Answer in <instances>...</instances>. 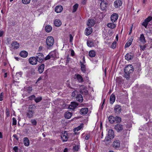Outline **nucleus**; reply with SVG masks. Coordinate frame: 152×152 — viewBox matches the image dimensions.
<instances>
[{
	"label": "nucleus",
	"instance_id": "obj_1",
	"mask_svg": "<svg viewBox=\"0 0 152 152\" xmlns=\"http://www.w3.org/2000/svg\"><path fill=\"white\" fill-rule=\"evenodd\" d=\"M133 71L134 69L132 65H129L126 66L124 69L125 77L127 79H129L130 74Z\"/></svg>",
	"mask_w": 152,
	"mask_h": 152
},
{
	"label": "nucleus",
	"instance_id": "obj_2",
	"mask_svg": "<svg viewBox=\"0 0 152 152\" xmlns=\"http://www.w3.org/2000/svg\"><path fill=\"white\" fill-rule=\"evenodd\" d=\"M48 48L51 47L54 43V39L53 37L51 36H48L47 38L46 41Z\"/></svg>",
	"mask_w": 152,
	"mask_h": 152
},
{
	"label": "nucleus",
	"instance_id": "obj_3",
	"mask_svg": "<svg viewBox=\"0 0 152 152\" xmlns=\"http://www.w3.org/2000/svg\"><path fill=\"white\" fill-rule=\"evenodd\" d=\"M108 137H106L104 141H108L109 139H111L114 137V132L113 130L112 129H110L109 130L108 133Z\"/></svg>",
	"mask_w": 152,
	"mask_h": 152
},
{
	"label": "nucleus",
	"instance_id": "obj_4",
	"mask_svg": "<svg viewBox=\"0 0 152 152\" xmlns=\"http://www.w3.org/2000/svg\"><path fill=\"white\" fill-rule=\"evenodd\" d=\"M34 113V110L31 108L29 107L26 112V115L28 118H31L33 117Z\"/></svg>",
	"mask_w": 152,
	"mask_h": 152
},
{
	"label": "nucleus",
	"instance_id": "obj_5",
	"mask_svg": "<svg viewBox=\"0 0 152 152\" xmlns=\"http://www.w3.org/2000/svg\"><path fill=\"white\" fill-rule=\"evenodd\" d=\"M36 58L38 61L39 63H42L44 59V55L42 53H39L37 54Z\"/></svg>",
	"mask_w": 152,
	"mask_h": 152
},
{
	"label": "nucleus",
	"instance_id": "obj_6",
	"mask_svg": "<svg viewBox=\"0 0 152 152\" xmlns=\"http://www.w3.org/2000/svg\"><path fill=\"white\" fill-rule=\"evenodd\" d=\"M11 48L13 49H17L20 47V44L16 41H13L11 45Z\"/></svg>",
	"mask_w": 152,
	"mask_h": 152
},
{
	"label": "nucleus",
	"instance_id": "obj_7",
	"mask_svg": "<svg viewBox=\"0 0 152 152\" xmlns=\"http://www.w3.org/2000/svg\"><path fill=\"white\" fill-rule=\"evenodd\" d=\"M29 61L31 64L35 65L37 64L38 61L36 57H32L29 58Z\"/></svg>",
	"mask_w": 152,
	"mask_h": 152
},
{
	"label": "nucleus",
	"instance_id": "obj_8",
	"mask_svg": "<svg viewBox=\"0 0 152 152\" xmlns=\"http://www.w3.org/2000/svg\"><path fill=\"white\" fill-rule=\"evenodd\" d=\"M61 137L63 142L67 141L69 137L66 132L65 131L61 135Z\"/></svg>",
	"mask_w": 152,
	"mask_h": 152
},
{
	"label": "nucleus",
	"instance_id": "obj_9",
	"mask_svg": "<svg viewBox=\"0 0 152 152\" xmlns=\"http://www.w3.org/2000/svg\"><path fill=\"white\" fill-rule=\"evenodd\" d=\"M74 77L76 79L79 83H82L84 81L83 78L82 76L79 74H75Z\"/></svg>",
	"mask_w": 152,
	"mask_h": 152
},
{
	"label": "nucleus",
	"instance_id": "obj_10",
	"mask_svg": "<svg viewBox=\"0 0 152 152\" xmlns=\"http://www.w3.org/2000/svg\"><path fill=\"white\" fill-rule=\"evenodd\" d=\"M115 129L118 132L121 131L123 129V126L119 124H118L115 125Z\"/></svg>",
	"mask_w": 152,
	"mask_h": 152
},
{
	"label": "nucleus",
	"instance_id": "obj_11",
	"mask_svg": "<svg viewBox=\"0 0 152 152\" xmlns=\"http://www.w3.org/2000/svg\"><path fill=\"white\" fill-rule=\"evenodd\" d=\"M118 15L116 13H113L111 16V20L113 23L115 22L118 19Z\"/></svg>",
	"mask_w": 152,
	"mask_h": 152
},
{
	"label": "nucleus",
	"instance_id": "obj_12",
	"mask_svg": "<svg viewBox=\"0 0 152 152\" xmlns=\"http://www.w3.org/2000/svg\"><path fill=\"white\" fill-rule=\"evenodd\" d=\"M95 20L92 19H88V22L87 24L89 27H92L94 26L95 24Z\"/></svg>",
	"mask_w": 152,
	"mask_h": 152
},
{
	"label": "nucleus",
	"instance_id": "obj_13",
	"mask_svg": "<svg viewBox=\"0 0 152 152\" xmlns=\"http://www.w3.org/2000/svg\"><path fill=\"white\" fill-rule=\"evenodd\" d=\"M122 4L121 0H116L114 1V5L115 8H118L120 7Z\"/></svg>",
	"mask_w": 152,
	"mask_h": 152
},
{
	"label": "nucleus",
	"instance_id": "obj_14",
	"mask_svg": "<svg viewBox=\"0 0 152 152\" xmlns=\"http://www.w3.org/2000/svg\"><path fill=\"white\" fill-rule=\"evenodd\" d=\"M125 59L127 61L132 60L134 58V55L131 53H127L125 56Z\"/></svg>",
	"mask_w": 152,
	"mask_h": 152
},
{
	"label": "nucleus",
	"instance_id": "obj_15",
	"mask_svg": "<svg viewBox=\"0 0 152 152\" xmlns=\"http://www.w3.org/2000/svg\"><path fill=\"white\" fill-rule=\"evenodd\" d=\"M114 110L115 113L119 114L121 112V107L119 105H116L115 107Z\"/></svg>",
	"mask_w": 152,
	"mask_h": 152
},
{
	"label": "nucleus",
	"instance_id": "obj_16",
	"mask_svg": "<svg viewBox=\"0 0 152 152\" xmlns=\"http://www.w3.org/2000/svg\"><path fill=\"white\" fill-rule=\"evenodd\" d=\"M78 105V104L75 102H72L71 104L69 106V108L72 110H74L77 107Z\"/></svg>",
	"mask_w": 152,
	"mask_h": 152
},
{
	"label": "nucleus",
	"instance_id": "obj_17",
	"mask_svg": "<svg viewBox=\"0 0 152 152\" xmlns=\"http://www.w3.org/2000/svg\"><path fill=\"white\" fill-rule=\"evenodd\" d=\"M63 8L61 5H58L56 6L55 9V12L57 13H59L61 12L63 10Z\"/></svg>",
	"mask_w": 152,
	"mask_h": 152
},
{
	"label": "nucleus",
	"instance_id": "obj_18",
	"mask_svg": "<svg viewBox=\"0 0 152 152\" xmlns=\"http://www.w3.org/2000/svg\"><path fill=\"white\" fill-rule=\"evenodd\" d=\"M120 146V143L118 140H115L113 142V147L115 148H118Z\"/></svg>",
	"mask_w": 152,
	"mask_h": 152
},
{
	"label": "nucleus",
	"instance_id": "obj_19",
	"mask_svg": "<svg viewBox=\"0 0 152 152\" xmlns=\"http://www.w3.org/2000/svg\"><path fill=\"white\" fill-rule=\"evenodd\" d=\"M87 45L88 47H92L94 46V44L93 40L92 39H90L87 40Z\"/></svg>",
	"mask_w": 152,
	"mask_h": 152
},
{
	"label": "nucleus",
	"instance_id": "obj_20",
	"mask_svg": "<svg viewBox=\"0 0 152 152\" xmlns=\"http://www.w3.org/2000/svg\"><path fill=\"white\" fill-rule=\"evenodd\" d=\"M45 68V64H41L38 67V70L39 73H42L44 70Z\"/></svg>",
	"mask_w": 152,
	"mask_h": 152
},
{
	"label": "nucleus",
	"instance_id": "obj_21",
	"mask_svg": "<svg viewBox=\"0 0 152 152\" xmlns=\"http://www.w3.org/2000/svg\"><path fill=\"white\" fill-rule=\"evenodd\" d=\"M92 32V28L91 27H88L86 28L85 30V34L86 35H89Z\"/></svg>",
	"mask_w": 152,
	"mask_h": 152
},
{
	"label": "nucleus",
	"instance_id": "obj_22",
	"mask_svg": "<svg viewBox=\"0 0 152 152\" xmlns=\"http://www.w3.org/2000/svg\"><path fill=\"white\" fill-rule=\"evenodd\" d=\"M50 54L51 58H55L58 57V53L56 51L51 52L50 53Z\"/></svg>",
	"mask_w": 152,
	"mask_h": 152
},
{
	"label": "nucleus",
	"instance_id": "obj_23",
	"mask_svg": "<svg viewBox=\"0 0 152 152\" xmlns=\"http://www.w3.org/2000/svg\"><path fill=\"white\" fill-rule=\"evenodd\" d=\"M24 145L26 146H28L29 145V141L28 138L25 137L23 139Z\"/></svg>",
	"mask_w": 152,
	"mask_h": 152
},
{
	"label": "nucleus",
	"instance_id": "obj_24",
	"mask_svg": "<svg viewBox=\"0 0 152 152\" xmlns=\"http://www.w3.org/2000/svg\"><path fill=\"white\" fill-rule=\"evenodd\" d=\"M80 63L81 65V71L85 73L86 71V65L83 64V63L81 61H80Z\"/></svg>",
	"mask_w": 152,
	"mask_h": 152
},
{
	"label": "nucleus",
	"instance_id": "obj_25",
	"mask_svg": "<svg viewBox=\"0 0 152 152\" xmlns=\"http://www.w3.org/2000/svg\"><path fill=\"white\" fill-rule=\"evenodd\" d=\"M76 100L80 102H82L83 101V98L82 96L80 94H78L76 97Z\"/></svg>",
	"mask_w": 152,
	"mask_h": 152
},
{
	"label": "nucleus",
	"instance_id": "obj_26",
	"mask_svg": "<svg viewBox=\"0 0 152 152\" xmlns=\"http://www.w3.org/2000/svg\"><path fill=\"white\" fill-rule=\"evenodd\" d=\"M28 53L27 51L25 50L22 51L20 52V55L23 58H26L28 56Z\"/></svg>",
	"mask_w": 152,
	"mask_h": 152
},
{
	"label": "nucleus",
	"instance_id": "obj_27",
	"mask_svg": "<svg viewBox=\"0 0 152 152\" xmlns=\"http://www.w3.org/2000/svg\"><path fill=\"white\" fill-rule=\"evenodd\" d=\"M88 111V109L87 108L84 107L82 108L80 110L81 114L83 115L86 114Z\"/></svg>",
	"mask_w": 152,
	"mask_h": 152
},
{
	"label": "nucleus",
	"instance_id": "obj_28",
	"mask_svg": "<svg viewBox=\"0 0 152 152\" xmlns=\"http://www.w3.org/2000/svg\"><path fill=\"white\" fill-rule=\"evenodd\" d=\"M54 24L56 26L59 27L61 24V22L59 19H56L54 21Z\"/></svg>",
	"mask_w": 152,
	"mask_h": 152
},
{
	"label": "nucleus",
	"instance_id": "obj_29",
	"mask_svg": "<svg viewBox=\"0 0 152 152\" xmlns=\"http://www.w3.org/2000/svg\"><path fill=\"white\" fill-rule=\"evenodd\" d=\"M139 40L140 42L144 44L146 42V41L145 40V37L143 34H142L140 35Z\"/></svg>",
	"mask_w": 152,
	"mask_h": 152
},
{
	"label": "nucleus",
	"instance_id": "obj_30",
	"mask_svg": "<svg viewBox=\"0 0 152 152\" xmlns=\"http://www.w3.org/2000/svg\"><path fill=\"white\" fill-rule=\"evenodd\" d=\"M106 6L107 4L104 3V2H101L100 4V7L101 9L102 10H104L106 9Z\"/></svg>",
	"mask_w": 152,
	"mask_h": 152
},
{
	"label": "nucleus",
	"instance_id": "obj_31",
	"mask_svg": "<svg viewBox=\"0 0 152 152\" xmlns=\"http://www.w3.org/2000/svg\"><path fill=\"white\" fill-rule=\"evenodd\" d=\"M52 29V26L50 25H48L45 27V30L47 32L49 33L51 32Z\"/></svg>",
	"mask_w": 152,
	"mask_h": 152
},
{
	"label": "nucleus",
	"instance_id": "obj_32",
	"mask_svg": "<svg viewBox=\"0 0 152 152\" xmlns=\"http://www.w3.org/2000/svg\"><path fill=\"white\" fill-rule=\"evenodd\" d=\"M115 95L112 94L110 97V103L113 104L115 102Z\"/></svg>",
	"mask_w": 152,
	"mask_h": 152
},
{
	"label": "nucleus",
	"instance_id": "obj_33",
	"mask_svg": "<svg viewBox=\"0 0 152 152\" xmlns=\"http://www.w3.org/2000/svg\"><path fill=\"white\" fill-rule=\"evenodd\" d=\"M72 115V113L69 112H66L65 114V117L67 119H69Z\"/></svg>",
	"mask_w": 152,
	"mask_h": 152
},
{
	"label": "nucleus",
	"instance_id": "obj_34",
	"mask_svg": "<svg viewBox=\"0 0 152 152\" xmlns=\"http://www.w3.org/2000/svg\"><path fill=\"white\" fill-rule=\"evenodd\" d=\"M80 92L83 95H86L88 94L87 90L85 88H84L82 89H81Z\"/></svg>",
	"mask_w": 152,
	"mask_h": 152
},
{
	"label": "nucleus",
	"instance_id": "obj_35",
	"mask_svg": "<svg viewBox=\"0 0 152 152\" xmlns=\"http://www.w3.org/2000/svg\"><path fill=\"white\" fill-rule=\"evenodd\" d=\"M83 124H81L80 126H78L77 128H75L74 129V131L75 133V134H76V132L82 129L83 127Z\"/></svg>",
	"mask_w": 152,
	"mask_h": 152
},
{
	"label": "nucleus",
	"instance_id": "obj_36",
	"mask_svg": "<svg viewBox=\"0 0 152 152\" xmlns=\"http://www.w3.org/2000/svg\"><path fill=\"white\" fill-rule=\"evenodd\" d=\"M107 26L109 28L113 29L116 27V24L113 23H109L107 24Z\"/></svg>",
	"mask_w": 152,
	"mask_h": 152
},
{
	"label": "nucleus",
	"instance_id": "obj_37",
	"mask_svg": "<svg viewBox=\"0 0 152 152\" xmlns=\"http://www.w3.org/2000/svg\"><path fill=\"white\" fill-rule=\"evenodd\" d=\"M89 55L91 57H94L96 55V52L94 50H91L89 52Z\"/></svg>",
	"mask_w": 152,
	"mask_h": 152
},
{
	"label": "nucleus",
	"instance_id": "obj_38",
	"mask_svg": "<svg viewBox=\"0 0 152 152\" xmlns=\"http://www.w3.org/2000/svg\"><path fill=\"white\" fill-rule=\"evenodd\" d=\"M132 39H130L126 43L125 45V48L128 47L131 44L132 41Z\"/></svg>",
	"mask_w": 152,
	"mask_h": 152
},
{
	"label": "nucleus",
	"instance_id": "obj_39",
	"mask_svg": "<svg viewBox=\"0 0 152 152\" xmlns=\"http://www.w3.org/2000/svg\"><path fill=\"white\" fill-rule=\"evenodd\" d=\"M25 89V91H26L28 94H30L32 90V88L31 87L29 86L26 88Z\"/></svg>",
	"mask_w": 152,
	"mask_h": 152
},
{
	"label": "nucleus",
	"instance_id": "obj_40",
	"mask_svg": "<svg viewBox=\"0 0 152 152\" xmlns=\"http://www.w3.org/2000/svg\"><path fill=\"white\" fill-rule=\"evenodd\" d=\"M108 119L111 123H113L115 121V117L112 116H110L109 117Z\"/></svg>",
	"mask_w": 152,
	"mask_h": 152
},
{
	"label": "nucleus",
	"instance_id": "obj_41",
	"mask_svg": "<svg viewBox=\"0 0 152 152\" xmlns=\"http://www.w3.org/2000/svg\"><path fill=\"white\" fill-rule=\"evenodd\" d=\"M149 22L148 21L146 20L145 19L144 22L142 23V25L144 26L145 28H146Z\"/></svg>",
	"mask_w": 152,
	"mask_h": 152
},
{
	"label": "nucleus",
	"instance_id": "obj_42",
	"mask_svg": "<svg viewBox=\"0 0 152 152\" xmlns=\"http://www.w3.org/2000/svg\"><path fill=\"white\" fill-rule=\"evenodd\" d=\"M149 22L148 21L146 20L145 19L144 22L142 23V25L144 26L145 28H146Z\"/></svg>",
	"mask_w": 152,
	"mask_h": 152
},
{
	"label": "nucleus",
	"instance_id": "obj_43",
	"mask_svg": "<svg viewBox=\"0 0 152 152\" xmlns=\"http://www.w3.org/2000/svg\"><path fill=\"white\" fill-rule=\"evenodd\" d=\"M42 99V97L41 96H39L37 97L36 98H35V99H34L36 103H38L40 101H41Z\"/></svg>",
	"mask_w": 152,
	"mask_h": 152
},
{
	"label": "nucleus",
	"instance_id": "obj_44",
	"mask_svg": "<svg viewBox=\"0 0 152 152\" xmlns=\"http://www.w3.org/2000/svg\"><path fill=\"white\" fill-rule=\"evenodd\" d=\"M78 7V4H76L75 5H74L73 6V9L72 10V12H75L77 9Z\"/></svg>",
	"mask_w": 152,
	"mask_h": 152
},
{
	"label": "nucleus",
	"instance_id": "obj_45",
	"mask_svg": "<svg viewBox=\"0 0 152 152\" xmlns=\"http://www.w3.org/2000/svg\"><path fill=\"white\" fill-rule=\"evenodd\" d=\"M116 81L119 84H121L123 81L122 78L121 77H119L116 79Z\"/></svg>",
	"mask_w": 152,
	"mask_h": 152
},
{
	"label": "nucleus",
	"instance_id": "obj_46",
	"mask_svg": "<svg viewBox=\"0 0 152 152\" xmlns=\"http://www.w3.org/2000/svg\"><path fill=\"white\" fill-rule=\"evenodd\" d=\"M115 121L117 122H120L121 121V118L119 116H116L115 118Z\"/></svg>",
	"mask_w": 152,
	"mask_h": 152
},
{
	"label": "nucleus",
	"instance_id": "obj_47",
	"mask_svg": "<svg viewBox=\"0 0 152 152\" xmlns=\"http://www.w3.org/2000/svg\"><path fill=\"white\" fill-rule=\"evenodd\" d=\"M31 0H22L23 3L24 4H28L30 2Z\"/></svg>",
	"mask_w": 152,
	"mask_h": 152
},
{
	"label": "nucleus",
	"instance_id": "obj_48",
	"mask_svg": "<svg viewBox=\"0 0 152 152\" xmlns=\"http://www.w3.org/2000/svg\"><path fill=\"white\" fill-rule=\"evenodd\" d=\"M116 42L115 41L112 44V45H111V48H112L114 49L115 48L116 46Z\"/></svg>",
	"mask_w": 152,
	"mask_h": 152
},
{
	"label": "nucleus",
	"instance_id": "obj_49",
	"mask_svg": "<svg viewBox=\"0 0 152 152\" xmlns=\"http://www.w3.org/2000/svg\"><path fill=\"white\" fill-rule=\"evenodd\" d=\"M30 122L33 125H36L37 122L36 120L35 119L31 120Z\"/></svg>",
	"mask_w": 152,
	"mask_h": 152
},
{
	"label": "nucleus",
	"instance_id": "obj_50",
	"mask_svg": "<svg viewBox=\"0 0 152 152\" xmlns=\"http://www.w3.org/2000/svg\"><path fill=\"white\" fill-rule=\"evenodd\" d=\"M12 124L13 125H15L17 124V120H16V119L15 118H12Z\"/></svg>",
	"mask_w": 152,
	"mask_h": 152
},
{
	"label": "nucleus",
	"instance_id": "obj_51",
	"mask_svg": "<svg viewBox=\"0 0 152 152\" xmlns=\"http://www.w3.org/2000/svg\"><path fill=\"white\" fill-rule=\"evenodd\" d=\"M6 114L7 117H8L10 116L9 109L7 108L6 109Z\"/></svg>",
	"mask_w": 152,
	"mask_h": 152
},
{
	"label": "nucleus",
	"instance_id": "obj_52",
	"mask_svg": "<svg viewBox=\"0 0 152 152\" xmlns=\"http://www.w3.org/2000/svg\"><path fill=\"white\" fill-rule=\"evenodd\" d=\"M140 48L141 50H142L144 51L146 48V46L145 45H140Z\"/></svg>",
	"mask_w": 152,
	"mask_h": 152
},
{
	"label": "nucleus",
	"instance_id": "obj_53",
	"mask_svg": "<svg viewBox=\"0 0 152 152\" xmlns=\"http://www.w3.org/2000/svg\"><path fill=\"white\" fill-rule=\"evenodd\" d=\"M146 20L148 21L149 22L152 20V17L149 16L147 18L145 19Z\"/></svg>",
	"mask_w": 152,
	"mask_h": 152
},
{
	"label": "nucleus",
	"instance_id": "obj_54",
	"mask_svg": "<svg viewBox=\"0 0 152 152\" xmlns=\"http://www.w3.org/2000/svg\"><path fill=\"white\" fill-rule=\"evenodd\" d=\"M35 96L34 95H32L28 97L29 99L30 100H32L34 99H35Z\"/></svg>",
	"mask_w": 152,
	"mask_h": 152
},
{
	"label": "nucleus",
	"instance_id": "obj_55",
	"mask_svg": "<svg viewBox=\"0 0 152 152\" xmlns=\"http://www.w3.org/2000/svg\"><path fill=\"white\" fill-rule=\"evenodd\" d=\"M51 58L50 55V53L45 58V60H46L48 59H50V58Z\"/></svg>",
	"mask_w": 152,
	"mask_h": 152
},
{
	"label": "nucleus",
	"instance_id": "obj_56",
	"mask_svg": "<svg viewBox=\"0 0 152 152\" xmlns=\"http://www.w3.org/2000/svg\"><path fill=\"white\" fill-rule=\"evenodd\" d=\"M30 73L31 75H34L35 74V70L33 69H31V70L30 71Z\"/></svg>",
	"mask_w": 152,
	"mask_h": 152
},
{
	"label": "nucleus",
	"instance_id": "obj_57",
	"mask_svg": "<svg viewBox=\"0 0 152 152\" xmlns=\"http://www.w3.org/2000/svg\"><path fill=\"white\" fill-rule=\"evenodd\" d=\"M79 149V147L78 146H75L73 147V149L75 151H78Z\"/></svg>",
	"mask_w": 152,
	"mask_h": 152
},
{
	"label": "nucleus",
	"instance_id": "obj_58",
	"mask_svg": "<svg viewBox=\"0 0 152 152\" xmlns=\"http://www.w3.org/2000/svg\"><path fill=\"white\" fill-rule=\"evenodd\" d=\"M3 96L4 94L2 92L1 93L0 95V101H1L3 100Z\"/></svg>",
	"mask_w": 152,
	"mask_h": 152
},
{
	"label": "nucleus",
	"instance_id": "obj_59",
	"mask_svg": "<svg viewBox=\"0 0 152 152\" xmlns=\"http://www.w3.org/2000/svg\"><path fill=\"white\" fill-rule=\"evenodd\" d=\"M69 37H70V40L69 42H72V40L73 39V37L72 35V34H70L69 35Z\"/></svg>",
	"mask_w": 152,
	"mask_h": 152
},
{
	"label": "nucleus",
	"instance_id": "obj_60",
	"mask_svg": "<svg viewBox=\"0 0 152 152\" xmlns=\"http://www.w3.org/2000/svg\"><path fill=\"white\" fill-rule=\"evenodd\" d=\"M22 73L21 72L17 73L16 74V76H19L20 77H21L22 75Z\"/></svg>",
	"mask_w": 152,
	"mask_h": 152
},
{
	"label": "nucleus",
	"instance_id": "obj_61",
	"mask_svg": "<svg viewBox=\"0 0 152 152\" xmlns=\"http://www.w3.org/2000/svg\"><path fill=\"white\" fill-rule=\"evenodd\" d=\"M71 56H74L75 55V52H74V50L72 49H71Z\"/></svg>",
	"mask_w": 152,
	"mask_h": 152
},
{
	"label": "nucleus",
	"instance_id": "obj_62",
	"mask_svg": "<svg viewBox=\"0 0 152 152\" xmlns=\"http://www.w3.org/2000/svg\"><path fill=\"white\" fill-rule=\"evenodd\" d=\"M18 148L17 146H15L13 148V150L15 152H17L18 151Z\"/></svg>",
	"mask_w": 152,
	"mask_h": 152
},
{
	"label": "nucleus",
	"instance_id": "obj_63",
	"mask_svg": "<svg viewBox=\"0 0 152 152\" xmlns=\"http://www.w3.org/2000/svg\"><path fill=\"white\" fill-rule=\"evenodd\" d=\"M77 93V91H74L72 92V96L73 97H74L76 95V93Z\"/></svg>",
	"mask_w": 152,
	"mask_h": 152
},
{
	"label": "nucleus",
	"instance_id": "obj_64",
	"mask_svg": "<svg viewBox=\"0 0 152 152\" xmlns=\"http://www.w3.org/2000/svg\"><path fill=\"white\" fill-rule=\"evenodd\" d=\"M90 137V136L89 135H87L85 137V139L86 140H88Z\"/></svg>",
	"mask_w": 152,
	"mask_h": 152
}]
</instances>
